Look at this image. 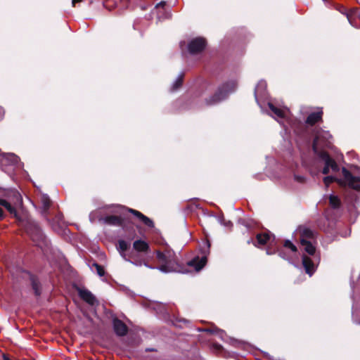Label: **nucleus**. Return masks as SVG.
<instances>
[{
	"instance_id": "f257e3e1",
	"label": "nucleus",
	"mask_w": 360,
	"mask_h": 360,
	"mask_svg": "<svg viewBox=\"0 0 360 360\" xmlns=\"http://www.w3.org/2000/svg\"><path fill=\"white\" fill-rule=\"evenodd\" d=\"M342 173L344 179H338L333 176H327L324 177L323 182L326 186H328L330 184L336 182L340 187H349L359 191L360 185L357 184V182H360V177L354 176L350 171L345 167L342 168Z\"/></svg>"
},
{
	"instance_id": "f03ea898",
	"label": "nucleus",
	"mask_w": 360,
	"mask_h": 360,
	"mask_svg": "<svg viewBox=\"0 0 360 360\" xmlns=\"http://www.w3.org/2000/svg\"><path fill=\"white\" fill-rule=\"evenodd\" d=\"M156 256L161 265L157 269L163 273L178 271V264L175 259L174 252L172 250L165 252L157 251Z\"/></svg>"
},
{
	"instance_id": "7ed1b4c3",
	"label": "nucleus",
	"mask_w": 360,
	"mask_h": 360,
	"mask_svg": "<svg viewBox=\"0 0 360 360\" xmlns=\"http://www.w3.org/2000/svg\"><path fill=\"white\" fill-rule=\"evenodd\" d=\"M236 87L237 82L234 80L223 84L213 96L206 99L207 105H214L226 99L230 94L235 91Z\"/></svg>"
},
{
	"instance_id": "20e7f679",
	"label": "nucleus",
	"mask_w": 360,
	"mask_h": 360,
	"mask_svg": "<svg viewBox=\"0 0 360 360\" xmlns=\"http://www.w3.org/2000/svg\"><path fill=\"white\" fill-rule=\"evenodd\" d=\"M25 228L27 233L30 236L32 240L36 243V245L41 248L43 246H47L48 243L44 233L41 231L38 224L33 221H27L25 224Z\"/></svg>"
},
{
	"instance_id": "39448f33",
	"label": "nucleus",
	"mask_w": 360,
	"mask_h": 360,
	"mask_svg": "<svg viewBox=\"0 0 360 360\" xmlns=\"http://www.w3.org/2000/svg\"><path fill=\"white\" fill-rule=\"evenodd\" d=\"M323 110L321 108H316V146L318 145L328 147L330 145L329 139L332 138L328 131H323L319 128L320 122H322Z\"/></svg>"
},
{
	"instance_id": "423d86ee",
	"label": "nucleus",
	"mask_w": 360,
	"mask_h": 360,
	"mask_svg": "<svg viewBox=\"0 0 360 360\" xmlns=\"http://www.w3.org/2000/svg\"><path fill=\"white\" fill-rule=\"evenodd\" d=\"M14 195L16 198V202L13 203V205L7 200L0 198V220L4 218V213L1 207H5L11 214H13L15 218L18 219L16 207L21 205L22 198L18 193H15Z\"/></svg>"
},
{
	"instance_id": "0eeeda50",
	"label": "nucleus",
	"mask_w": 360,
	"mask_h": 360,
	"mask_svg": "<svg viewBox=\"0 0 360 360\" xmlns=\"http://www.w3.org/2000/svg\"><path fill=\"white\" fill-rule=\"evenodd\" d=\"M313 238V232L309 229H304L302 233L301 245L303 246L304 250L309 255H313L315 252V248L314 247L309 239Z\"/></svg>"
},
{
	"instance_id": "6e6552de",
	"label": "nucleus",
	"mask_w": 360,
	"mask_h": 360,
	"mask_svg": "<svg viewBox=\"0 0 360 360\" xmlns=\"http://www.w3.org/2000/svg\"><path fill=\"white\" fill-rule=\"evenodd\" d=\"M318 146H321L318 145ZM319 158L321 160L324 162V166L329 167L333 172H338L339 170V167L336 162L330 156L329 153L326 151H321L318 152L316 150V158Z\"/></svg>"
},
{
	"instance_id": "1a4fd4ad",
	"label": "nucleus",
	"mask_w": 360,
	"mask_h": 360,
	"mask_svg": "<svg viewBox=\"0 0 360 360\" xmlns=\"http://www.w3.org/2000/svg\"><path fill=\"white\" fill-rule=\"evenodd\" d=\"M206 46V41L202 37L193 39L188 44V50L191 54L200 53Z\"/></svg>"
},
{
	"instance_id": "9d476101",
	"label": "nucleus",
	"mask_w": 360,
	"mask_h": 360,
	"mask_svg": "<svg viewBox=\"0 0 360 360\" xmlns=\"http://www.w3.org/2000/svg\"><path fill=\"white\" fill-rule=\"evenodd\" d=\"M338 10L347 17L349 22L352 26H355L354 20L356 18H360V13L357 8L347 9L345 6L341 5L338 6Z\"/></svg>"
},
{
	"instance_id": "9b49d317",
	"label": "nucleus",
	"mask_w": 360,
	"mask_h": 360,
	"mask_svg": "<svg viewBox=\"0 0 360 360\" xmlns=\"http://www.w3.org/2000/svg\"><path fill=\"white\" fill-rule=\"evenodd\" d=\"M268 106L271 110L269 115L274 119H283L288 117V108L276 107L271 102L268 103Z\"/></svg>"
},
{
	"instance_id": "f8f14e48",
	"label": "nucleus",
	"mask_w": 360,
	"mask_h": 360,
	"mask_svg": "<svg viewBox=\"0 0 360 360\" xmlns=\"http://www.w3.org/2000/svg\"><path fill=\"white\" fill-rule=\"evenodd\" d=\"M266 83L264 80H261L257 84L255 89V97L257 104L262 108V105L259 102V99H264L267 97V93L266 91Z\"/></svg>"
},
{
	"instance_id": "ddd939ff",
	"label": "nucleus",
	"mask_w": 360,
	"mask_h": 360,
	"mask_svg": "<svg viewBox=\"0 0 360 360\" xmlns=\"http://www.w3.org/2000/svg\"><path fill=\"white\" fill-rule=\"evenodd\" d=\"M113 328L115 333L119 336H124L127 333V326L120 320L114 319Z\"/></svg>"
},
{
	"instance_id": "4468645a",
	"label": "nucleus",
	"mask_w": 360,
	"mask_h": 360,
	"mask_svg": "<svg viewBox=\"0 0 360 360\" xmlns=\"http://www.w3.org/2000/svg\"><path fill=\"white\" fill-rule=\"evenodd\" d=\"M79 295L81 298L91 305L96 303V299L94 295L86 289H79Z\"/></svg>"
},
{
	"instance_id": "2eb2a0df",
	"label": "nucleus",
	"mask_w": 360,
	"mask_h": 360,
	"mask_svg": "<svg viewBox=\"0 0 360 360\" xmlns=\"http://www.w3.org/2000/svg\"><path fill=\"white\" fill-rule=\"evenodd\" d=\"M207 262V257L205 256L202 257L200 259L196 257L191 261L188 262L189 266L194 267L196 272L200 271Z\"/></svg>"
},
{
	"instance_id": "dca6fc26",
	"label": "nucleus",
	"mask_w": 360,
	"mask_h": 360,
	"mask_svg": "<svg viewBox=\"0 0 360 360\" xmlns=\"http://www.w3.org/2000/svg\"><path fill=\"white\" fill-rule=\"evenodd\" d=\"M99 221L112 226H121L122 224V219L117 216H107L105 217H101Z\"/></svg>"
},
{
	"instance_id": "f3484780",
	"label": "nucleus",
	"mask_w": 360,
	"mask_h": 360,
	"mask_svg": "<svg viewBox=\"0 0 360 360\" xmlns=\"http://www.w3.org/2000/svg\"><path fill=\"white\" fill-rule=\"evenodd\" d=\"M129 212H130L132 214H134L146 226H147L148 227H153V226L154 224H153V221L150 219H149L148 217H147L146 216L143 215L140 212H139L137 210H132V209H129Z\"/></svg>"
},
{
	"instance_id": "a211bd4d",
	"label": "nucleus",
	"mask_w": 360,
	"mask_h": 360,
	"mask_svg": "<svg viewBox=\"0 0 360 360\" xmlns=\"http://www.w3.org/2000/svg\"><path fill=\"white\" fill-rule=\"evenodd\" d=\"M302 264L305 269V271L309 276H311L314 274V264L311 259L304 256L302 257Z\"/></svg>"
},
{
	"instance_id": "6ab92c4d",
	"label": "nucleus",
	"mask_w": 360,
	"mask_h": 360,
	"mask_svg": "<svg viewBox=\"0 0 360 360\" xmlns=\"http://www.w3.org/2000/svg\"><path fill=\"white\" fill-rule=\"evenodd\" d=\"M133 247L139 252H146L149 248L148 244L146 241L141 240L134 241Z\"/></svg>"
},
{
	"instance_id": "aec40b11",
	"label": "nucleus",
	"mask_w": 360,
	"mask_h": 360,
	"mask_svg": "<svg viewBox=\"0 0 360 360\" xmlns=\"http://www.w3.org/2000/svg\"><path fill=\"white\" fill-rule=\"evenodd\" d=\"M329 204L333 209H338L341 206V200L338 196L330 195L329 196Z\"/></svg>"
},
{
	"instance_id": "412c9836",
	"label": "nucleus",
	"mask_w": 360,
	"mask_h": 360,
	"mask_svg": "<svg viewBox=\"0 0 360 360\" xmlns=\"http://www.w3.org/2000/svg\"><path fill=\"white\" fill-rule=\"evenodd\" d=\"M128 248H129L128 243H127L126 241L122 240L119 241L118 250L120 251L121 256L127 261H128V259L126 258L124 252L128 249Z\"/></svg>"
},
{
	"instance_id": "4be33fe9",
	"label": "nucleus",
	"mask_w": 360,
	"mask_h": 360,
	"mask_svg": "<svg viewBox=\"0 0 360 360\" xmlns=\"http://www.w3.org/2000/svg\"><path fill=\"white\" fill-rule=\"evenodd\" d=\"M271 236L268 233H262L257 235V241L259 245H265L270 240Z\"/></svg>"
},
{
	"instance_id": "5701e85b",
	"label": "nucleus",
	"mask_w": 360,
	"mask_h": 360,
	"mask_svg": "<svg viewBox=\"0 0 360 360\" xmlns=\"http://www.w3.org/2000/svg\"><path fill=\"white\" fill-rule=\"evenodd\" d=\"M40 200L42 204L44 212H46L51 205V200L47 195L43 194L41 196Z\"/></svg>"
},
{
	"instance_id": "b1692460",
	"label": "nucleus",
	"mask_w": 360,
	"mask_h": 360,
	"mask_svg": "<svg viewBox=\"0 0 360 360\" xmlns=\"http://www.w3.org/2000/svg\"><path fill=\"white\" fill-rule=\"evenodd\" d=\"M23 274L25 276H27V277L30 278V279L32 281V285L33 290H34L35 294L37 295H40V290H39V288L38 283L29 274V273H27L26 271H24Z\"/></svg>"
},
{
	"instance_id": "393cba45",
	"label": "nucleus",
	"mask_w": 360,
	"mask_h": 360,
	"mask_svg": "<svg viewBox=\"0 0 360 360\" xmlns=\"http://www.w3.org/2000/svg\"><path fill=\"white\" fill-rule=\"evenodd\" d=\"M183 77L184 75L182 73L179 74L178 77H176V80L174 82L172 86V90L175 91L181 85L183 81Z\"/></svg>"
},
{
	"instance_id": "a878e982",
	"label": "nucleus",
	"mask_w": 360,
	"mask_h": 360,
	"mask_svg": "<svg viewBox=\"0 0 360 360\" xmlns=\"http://www.w3.org/2000/svg\"><path fill=\"white\" fill-rule=\"evenodd\" d=\"M4 155L12 164L15 165L19 162V158L13 153H7Z\"/></svg>"
},
{
	"instance_id": "bb28decb",
	"label": "nucleus",
	"mask_w": 360,
	"mask_h": 360,
	"mask_svg": "<svg viewBox=\"0 0 360 360\" xmlns=\"http://www.w3.org/2000/svg\"><path fill=\"white\" fill-rule=\"evenodd\" d=\"M284 247L290 249L292 252H297L296 246L289 240H286L284 243Z\"/></svg>"
},
{
	"instance_id": "cd10ccee",
	"label": "nucleus",
	"mask_w": 360,
	"mask_h": 360,
	"mask_svg": "<svg viewBox=\"0 0 360 360\" xmlns=\"http://www.w3.org/2000/svg\"><path fill=\"white\" fill-rule=\"evenodd\" d=\"M306 123L311 126L315 124V112H312L308 116Z\"/></svg>"
},
{
	"instance_id": "c85d7f7f",
	"label": "nucleus",
	"mask_w": 360,
	"mask_h": 360,
	"mask_svg": "<svg viewBox=\"0 0 360 360\" xmlns=\"http://www.w3.org/2000/svg\"><path fill=\"white\" fill-rule=\"evenodd\" d=\"M96 267V271L98 273V274L100 276H102L104 275V270L103 269V267L97 264H94Z\"/></svg>"
},
{
	"instance_id": "c756f323",
	"label": "nucleus",
	"mask_w": 360,
	"mask_h": 360,
	"mask_svg": "<svg viewBox=\"0 0 360 360\" xmlns=\"http://www.w3.org/2000/svg\"><path fill=\"white\" fill-rule=\"evenodd\" d=\"M206 331L207 332H210V333H217L220 335V337L222 338V335L224 334V331L223 330H221L219 329H217V328H214V329H207Z\"/></svg>"
},
{
	"instance_id": "7c9ffc66",
	"label": "nucleus",
	"mask_w": 360,
	"mask_h": 360,
	"mask_svg": "<svg viewBox=\"0 0 360 360\" xmlns=\"http://www.w3.org/2000/svg\"><path fill=\"white\" fill-rule=\"evenodd\" d=\"M171 17V13L169 12H165L164 13V16H161L159 13L158 14V21H160L162 18H169Z\"/></svg>"
},
{
	"instance_id": "2f4dec72",
	"label": "nucleus",
	"mask_w": 360,
	"mask_h": 360,
	"mask_svg": "<svg viewBox=\"0 0 360 360\" xmlns=\"http://www.w3.org/2000/svg\"><path fill=\"white\" fill-rule=\"evenodd\" d=\"M166 4V2L165 1H161L160 2L159 4H158L156 6H155V9L157 10H160V8H164Z\"/></svg>"
},
{
	"instance_id": "473e14b6",
	"label": "nucleus",
	"mask_w": 360,
	"mask_h": 360,
	"mask_svg": "<svg viewBox=\"0 0 360 360\" xmlns=\"http://www.w3.org/2000/svg\"><path fill=\"white\" fill-rule=\"evenodd\" d=\"M220 223L224 225V226H231L232 225L231 222L230 221H224V220H220Z\"/></svg>"
},
{
	"instance_id": "72a5a7b5",
	"label": "nucleus",
	"mask_w": 360,
	"mask_h": 360,
	"mask_svg": "<svg viewBox=\"0 0 360 360\" xmlns=\"http://www.w3.org/2000/svg\"><path fill=\"white\" fill-rule=\"evenodd\" d=\"M295 179L299 182H304V178L302 176L295 175Z\"/></svg>"
},
{
	"instance_id": "f704fd0d",
	"label": "nucleus",
	"mask_w": 360,
	"mask_h": 360,
	"mask_svg": "<svg viewBox=\"0 0 360 360\" xmlns=\"http://www.w3.org/2000/svg\"><path fill=\"white\" fill-rule=\"evenodd\" d=\"M330 168L328 167L324 166L322 170L323 174H327L329 173Z\"/></svg>"
},
{
	"instance_id": "c9c22d12",
	"label": "nucleus",
	"mask_w": 360,
	"mask_h": 360,
	"mask_svg": "<svg viewBox=\"0 0 360 360\" xmlns=\"http://www.w3.org/2000/svg\"><path fill=\"white\" fill-rule=\"evenodd\" d=\"M80 1H82V0H72V4L73 6H75V4L77 2H80Z\"/></svg>"
},
{
	"instance_id": "e433bc0d",
	"label": "nucleus",
	"mask_w": 360,
	"mask_h": 360,
	"mask_svg": "<svg viewBox=\"0 0 360 360\" xmlns=\"http://www.w3.org/2000/svg\"><path fill=\"white\" fill-rule=\"evenodd\" d=\"M311 148L314 150H315V139L311 143Z\"/></svg>"
},
{
	"instance_id": "4c0bfd02",
	"label": "nucleus",
	"mask_w": 360,
	"mask_h": 360,
	"mask_svg": "<svg viewBox=\"0 0 360 360\" xmlns=\"http://www.w3.org/2000/svg\"><path fill=\"white\" fill-rule=\"evenodd\" d=\"M3 110L2 108L0 107V120L3 117Z\"/></svg>"
},
{
	"instance_id": "58836bf2",
	"label": "nucleus",
	"mask_w": 360,
	"mask_h": 360,
	"mask_svg": "<svg viewBox=\"0 0 360 360\" xmlns=\"http://www.w3.org/2000/svg\"><path fill=\"white\" fill-rule=\"evenodd\" d=\"M144 265H145L146 267L149 268V269H153V267H152L151 266H150V265L147 264L146 263H145V264H144Z\"/></svg>"
},
{
	"instance_id": "ea45409f",
	"label": "nucleus",
	"mask_w": 360,
	"mask_h": 360,
	"mask_svg": "<svg viewBox=\"0 0 360 360\" xmlns=\"http://www.w3.org/2000/svg\"><path fill=\"white\" fill-rule=\"evenodd\" d=\"M132 264H135L136 266H139L141 265V263L140 262H131Z\"/></svg>"
},
{
	"instance_id": "a19ab883",
	"label": "nucleus",
	"mask_w": 360,
	"mask_h": 360,
	"mask_svg": "<svg viewBox=\"0 0 360 360\" xmlns=\"http://www.w3.org/2000/svg\"><path fill=\"white\" fill-rule=\"evenodd\" d=\"M90 220L93 221L92 214H90Z\"/></svg>"
},
{
	"instance_id": "79ce46f5",
	"label": "nucleus",
	"mask_w": 360,
	"mask_h": 360,
	"mask_svg": "<svg viewBox=\"0 0 360 360\" xmlns=\"http://www.w3.org/2000/svg\"><path fill=\"white\" fill-rule=\"evenodd\" d=\"M104 6L106 7L107 8H108V6L106 4H104Z\"/></svg>"
}]
</instances>
